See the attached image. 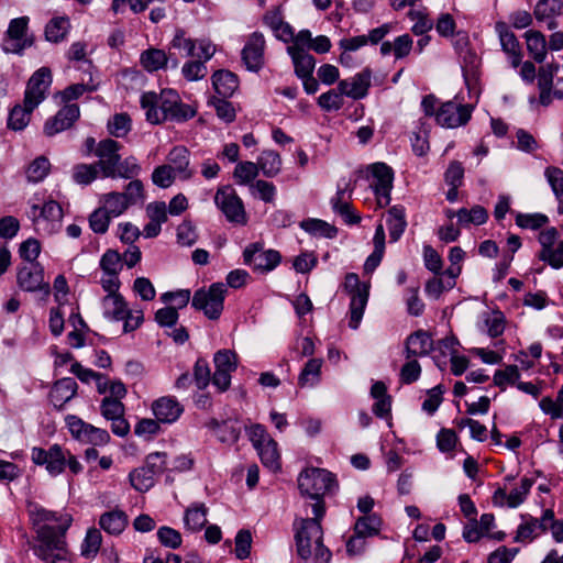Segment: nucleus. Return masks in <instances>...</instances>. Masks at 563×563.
I'll use <instances>...</instances> for the list:
<instances>
[{"label": "nucleus", "instance_id": "obj_1", "mask_svg": "<svg viewBox=\"0 0 563 563\" xmlns=\"http://www.w3.org/2000/svg\"><path fill=\"white\" fill-rule=\"evenodd\" d=\"M140 102L145 110L146 120L152 124H159L166 120L184 122L196 115V110L181 102L174 89H163L159 93L144 92Z\"/></svg>", "mask_w": 563, "mask_h": 563}, {"label": "nucleus", "instance_id": "obj_2", "mask_svg": "<svg viewBox=\"0 0 563 563\" xmlns=\"http://www.w3.org/2000/svg\"><path fill=\"white\" fill-rule=\"evenodd\" d=\"M298 487L301 495L310 500L306 507L311 508V519H322L325 514L323 496L336 487L333 474L323 468H307L298 477Z\"/></svg>", "mask_w": 563, "mask_h": 563}, {"label": "nucleus", "instance_id": "obj_3", "mask_svg": "<svg viewBox=\"0 0 563 563\" xmlns=\"http://www.w3.org/2000/svg\"><path fill=\"white\" fill-rule=\"evenodd\" d=\"M71 518L66 516L59 527L41 526L36 530L38 544L33 548L34 554L44 563H70V553L65 540V532Z\"/></svg>", "mask_w": 563, "mask_h": 563}, {"label": "nucleus", "instance_id": "obj_4", "mask_svg": "<svg viewBox=\"0 0 563 563\" xmlns=\"http://www.w3.org/2000/svg\"><path fill=\"white\" fill-rule=\"evenodd\" d=\"M321 519L300 518L294 522L298 555L307 560L314 555L319 563H329L331 552L322 543Z\"/></svg>", "mask_w": 563, "mask_h": 563}, {"label": "nucleus", "instance_id": "obj_5", "mask_svg": "<svg viewBox=\"0 0 563 563\" xmlns=\"http://www.w3.org/2000/svg\"><path fill=\"white\" fill-rule=\"evenodd\" d=\"M143 184L139 179L131 180L124 192L111 191L100 198L101 207L113 219L123 214L131 206L143 200Z\"/></svg>", "mask_w": 563, "mask_h": 563}, {"label": "nucleus", "instance_id": "obj_6", "mask_svg": "<svg viewBox=\"0 0 563 563\" xmlns=\"http://www.w3.org/2000/svg\"><path fill=\"white\" fill-rule=\"evenodd\" d=\"M30 219L37 227V230L44 231L46 234H53L59 230L63 219V209L55 200L45 201L41 205V200L36 197L30 200Z\"/></svg>", "mask_w": 563, "mask_h": 563}, {"label": "nucleus", "instance_id": "obj_7", "mask_svg": "<svg viewBox=\"0 0 563 563\" xmlns=\"http://www.w3.org/2000/svg\"><path fill=\"white\" fill-rule=\"evenodd\" d=\"M227 291L225 284L214 283L208 289L195 291L191 305L195 309L201 310L208 319L217 320L223 311Z\"/></svg>", "mask_w": 563, "mask_h": 563}, {"label": "nucleus", "instance_id": "obj_8", "mask_svg": "<svg viewBox=\"0 0 563 563\" xmlns=\"http://www.w3.org/2000/svg\"><path fill=\"white\" fill-rule=\"evenodd\" d=\"M344 289L351 296L349 327L356 330L368 301L369 285L361 284L356 274L349 273L345 276Z\"/></svg>", "mask_w": 563, "mask_h": 563}, {"label": "nucleus", "instance_id": "obj_9", "mask_svg": "<svg viewBox=\"0 0 563 563\" xmlns=\"http://www.w3.org/2000/svg\"><path fill=\"white\" fill-rule=\"evenodd\" d=\"M29 18L12 19L2 40V51L8 54L22 55L24 49L34 43L33 36L27 33Z\"/></svg>", "mask_w": 563, "mask_h": 563}, {"label": "nucleus", "instance_id": "obj_10", "mask_svg": "<svg viewBox=\"0 0 563 563\" xmlns=\"http://www.w3.org/2000/svg\"><path fill=\"white\" fill-rule=\"evenodd\" d=\"M216 206L222 211L227 220L231 223L244 225L247 222V216L242 199L235 190L230 187L219 188L214 196Z\"/></svg>", "mask_w": 563, "mask_h": 563}, {"label": "nucleus", "instance_id": "obj_11", "mask_svg": "<svg viewBox=\"0 0 563 563\" xmlns=\"http://www.w3.org/2000/svg\"><path fill=\"white\" fill-rule=\"evenodd\" d=\"M66 424L71 435L80 442L104 445L110 441V434L107 430L89 424L76 416H67Z\"/></svg>", "mask_w": 563, "mask_h": 563}, {"label": "nucleus", "instance_id": "obj_12", "mask_svg": "<svg viewBox=\"0 0 563 563\" xmlns=\"http://www.w3.org/2000/svg\"><path fill=\"white\" fill-rule=\"evenodd\" d=\"M243 258L254 272L264 274L273 271L280 263L282 256L275 250L264 251L258 243H253L244 250Z\"/></svg>", "mask_w": 563, "mask_h": 563}, {"label": "nucleus", "instance_id": "obj_13", "mask_svg": "<svg viewBox=\"0 0 563 563\" xmlns=\"http://www.w3.org/2000/svg\"><path fill=\"white\" fill-rule=\"evenodd\" d=\"M52 85V73L48 67H41L29 79L24 92V103L35 109L45 98Z\"/></svg>", "mask_w": 563, "mask_h": 563}, {"label": "nucleus", "instance_id": "obj_14", "mask_svg": "<svg viewBox=\"0 0 563 563\" xmlns=\"http://www.w3.org/2000/svg\"><path fill=\"white\" fill-rule=\"evenodd\" d=\"M31 460L36 465L45 466L52 476L59 475L66 467V453L58 444H53L47 450L37 446L32 448Z\"/></svg>", "mask_w": 563, "mask_h": 563}, {"label": "nucleus", "instance_id": "obj_15", "mask_svg": "<svg viewBox=\"0 0 563 563\" xmlns=\"http://www.w3.org/2000/svg\"><path fill=\"white\" fill-rule=\"evenodd\" d=\"M374 183L372 187L376 195L377 203L380 208L386 207L390 202V190L393 188L394 173L385 163H374L368 167Z\"/></svg>", "mask_w": 563, "mask_h": 563}, {"label": "nucleus", "instance_id": "obj_16", "mask_svg": "<svg viewBox=\"0 0 563 563\" xmlns=\"http://www.w3.org/2000/svg\"><path fill=\"white\" fill-rule=\"evenodd\" d=\"M19 287L29 292L44 291L49 294V284L44 280V269L38 263H27L19 267L16 273Z\"/></svg>", "mask_w": 563, "mask_h": 563}, {"label": "nucleus", "instance_id": "obj_17", "mask_svg": "<svg viewBox=\"0 0 563 563\" xmlns=\"http://www.w3.org/2000/svg\"><path fill=\"white\" fill-rule=\"evenodd\" d=\"M472 115V108L467 104L448 101L437 110V122L443 128L454 129L468 122Z\"/></svg>", "mask_w": 563, "mask_h": 563}, {"label": "nucleus", "instance_id": "obj_18", "mask_svg": "<svg viewBox=\"0 0 563 563\" xmlns=\"http://www.w3.org/2000/svg\"><path fill=\"white\" fill-rule=\"evenodd\" d=\"M264 35L260 32L252 33L241 53L242 62L247 70L257 73L262 69L264 66Z\"/></svg>", "mask_w": 563, "mask_h": 563}, {"label": "nucleus", "instance_id": "obj_19", "mask_svg": "<svg viewBox=\"0 0 563 563\" xmlns=\"http://www.w3.org/2000/svg\"><path fill=\"white\" fill-rule=\"evenodd\" d=\"M553 510L545 509L540 519L530 515H521L522 522L518 526L515 536L516 542H527L536 539L540 533L548 530V521L552 520Z\"/></svg>", "mask_w": 563, "mask_h": 563}, {"label": "nucleus", "instance_id": "obj_20", "mask_svg": "<svg viewBox=\"0 0 563 563\" xmlns=\"http://www.w3.org/2000/svg\"><path fill=\"white\" fill-rule=\"evenodd\" d=\"M121 147L122 145L112 139L102 140L96 146L95 155L99 158L96 165H98L102 172L103 177L114 175L113 169L117 167L121 158L119 154Z\"/></svg>", "mask_w": 563, "mask_h": 563}, {"label": "nucleus", "instance_id": "obj_21", "mask_svg": "<svg viewBox=\"0 0 563 563\" xmlns=\"http://www.w3.org/2000/svg\"><path fill=\"white\" fill-rule=\"evenodd\" d=\"M371 81L372 71L368 68H365L351 78L340 80L338 88L344 93V96L353 100H360L368 95Z\"/></svg>", "mask_w": 563, "mask_h": 563}, {"label": "nucleus", "instance_id": "obj_22", "mask_svg": "<svg viewBox=\"0 0 563 563\" xmlns=\"http://www.w3.org/2000/svg\"><path fill=\"white\" fill-rule=\"evenodd\" d=\"M79 107L75 103L66 104L53 118L47 120L44 125V133L53 136L62 131L69 129L79 118Z\"/></svg>", "mask_w": 563, "mask_h": 563}, {"label": "nucleus", "instance_id": "obj_23", "mask_svg": "<svg viewBox=\"0 0 563 563\" xmlns=\"http://www.w3.org/2000/svg\"><path fill=\"white\" fill-rule=\"evenodd\" d=\"M140 63L143 68L150 73L170 67L176 69L179 60L172 54H166L165 51L158 48H148L140 56Z\"/></svg>", "mask_w": 563, "mask_h": 563}, {"label": "nucleus", "instance_id": "obj_24", "mask_svg": "<svg viewBox=\"0 0 563 563\" xmlns=\"http://www.w3.org/2000/svg\"><path fill=\"white\" fill-rule=\"evenodd\" d=\"M206 427L224 444L232 445L240 438L241 427L236 419L229 418L220 421L212 418L206 422Z\"/></svg>", "mask_w": 563, "mask_h": 563}, {"label": "nucleus", "instance_id": "obj_25", "mask_svg": "<svg viewBox=\"0 0 563 563\" xmlns=\"http://www.w3.org/2000/svg\"><path fill=\"white\" fill-rule=\"evenodd\" d=\"M155 418L163 423H173L181 416L184 407L173 396H164L152 404Z\"/></svg>", "mask_w": 563, "mask_h": 563}, {"label": "nucleus", "instance_id": "obj_26", "mask_svg": "<svg viewBox=\"0 0 563 563\" xmlns=\"http://www.w3.org/2000/svg\"><path fill=\"white\" fill-rule=\"evenodd\" d=\"M495 30L499 36L503 51L509 56L512 67H518L522 59L519 42L505 22H497Z\"/></svg>", "mask_w": 563, "mask_h": 563}, {"label": "nucleus", "instance_id": "obj_27", "mask_svg": "<svg viewBox=\"0 0 563 563\" xmlns=\"http://www.w3.org/2000/svg\"><path fill=\"white\" fill-rule=\"evenodd\" d=\"M352 189L349 188V184L345 187L338 188L335 196L331 199V206L335 213L341 216L345 223L355 224L361 221V217L354 212L350 202Z\"/></svg>", "mask_w": 563, "mask_h": 563}, {"label": "nucleus", "instance_id": "obj_28", "mask_svg": "<svg viewBox=\"0 0 563 563\" xmlns=\"http://www.w3.org/2000/svg\"><path fill=\"white\" fill-rule=\"evenodd\" d=\"M563 11V0H539L533 15L539 23H544L549 30L558 27L556 18Z\"/></svg>", "mask_w": 563, "mask_h": 563}, {"label": "nucleus", "instance_id": "obj_29", "mask_svg": "<svg viewBox=\"0 0 563 563\" xmlns=\"http://www.w3.org/2000/svg\"><path fill=\"white\" fill-rule=\"evenodd\" d=\"M433 350V341L428 332L418 330L411 333L405 342V356L407 360L426 356Z\"/></svg>", "mask_w": 563, "mask_h": 563}, {"label": "nucleus", "instance_id": "obj_30", "mask_svg": "<svg viewBox=\"0 0 563 563\" xmlns=\"http://www.w3.org/2000/svg\"><path fill=\"white\" fill-rule=\"evenodd\" d=\"M77 393V383L74 378L65 377L57 380L49 391L51 402L55 408H63Z\"/></svg>", "mask_w": 563, "mask_h": 563}, {"label": "nucleus", "instance_id": "obj_31", "mask_svg": "<svg viewBox=\"0 0 563 563\" xmlns=\"http://www.w3.org/2000/svg\"><path fill=\"white\" fill-rule=\"evenodd\" d=\"M189 151L185 146H175L167 155V165H172L174 172L183 180H188L194 175V170L189 168Z\"/></svg>", "mask_w": 563, "mask_h": 563}, {"label": "nucleus", "instance_id": "obj_32", "mask_svg": "<svg viewBox=\"0 0 563 563\" xmlns=\"http://www.w3.org/2000/svg\"><path fill=\"white\" fill-rule=\"evenodd\" d=\"M263 22L273 31L278 40L285 43L292 40V29L283 20L282 13L278 10L266 12L263 16Z\"/></svg>", "mask_w": 563, "mask_h": 563}, {"label": "nucleus", "instance_id": "obj_33", "mask_svg": "<svg viewBox=\"0 0 563 563\" xmlns=\"http://www.w3.org/2000/svg\"><path fill=\"white\" fill-rule=\"evenodd\" d=\"M103 316L107 319L121 321L126 317L128 303L123 296L119 294L106 295L101 300Z\"/></svg>", "mask_w": 563, "mask_h": 563}, {"label": "nucleus", "instance_id": "obj_34", "mask_svg": "<svg viewBox=\"0 0 563 563\" xmlns=\"http://www.w3.org/2000/svg\"><path fill=\"white\" fill-rule=\"evenodd\" d=\"M212 85L219 96L229 98L238 89L239 79L232 71L221 69L212 75Z\"/></svg>", "mask_w": 563, "mask_h": 563}, {"label": "nucleus", "instance_id": "obj_35", "mask_svg": "<svg viewBox=\"0 0 563 563\" xmlns=\"http://www.w3.org/2000/svg\"><path fill=\"white\" fill-rule=\"evenodd\" d=\"M373 243L374 251L364 263L365 274H372L376 269L385 253V230L382 223L376 227Z\"/></svg>", "mask_w": 563, "mask_h": 563}, {"label": "nucleus", "instance_id": "obj_36", "mask_svg": "<svg viewBox=\"0 0 563 563\" xmlns=\"http://www.w3.org/2000/svg\"><path fill=\"white\" fill-rule=\"evenodd\" d=\"M527 49L537 63H543L547 57L545 36L536 30H529L525 33Z\"/></svg>", "mask_w": 563, "mask_h": 563}, {"label": "nucleus", "instance_id": "obj_37", "mask_svg": "<svg viewBox=\"0 0 563 563\" xmlns=\"http://www.w3.org/2000/svg\"><path fill=\"white\" fill-rule=\"evenodd\" d=\"M322 364V358H310L298 376V385L302 388L318 385L321 379Z\"/></svg>", "mask_w": 563, "mask_h": 563}, {"label": "nucleus", "instance_id": "obj_38", "mask_svg": "<svg viewBox=\"0 0 563 563\" xmlns=\"http://www.w3.org/2000/svg\"><path fill=\"white\" fill-rule=\"evenodd\" d=\"M257 166L264 176L273 178L282 170V158L279 154L272 150L263 151L257 157Z\"/></svg>", "mask_w": 563, "mask_h": 563}, {"label": "nucleus", "instance_id": "obj_39", "mask_svg": "<svg viewBox=\"0 0 563 563\" xmlns=\"http://www.w3.org/2000/svg\"><path fill=\"white\" fill-rule=\"evenodd\" d=\"M387 227L391 241H398L407 227L405 208L402 206H394L388 210Z\"/></svg>", "mask_w": 563, "mask_h": 563}, {"label": "nucleus", "instance_id": "obj_40", "mask_svg": "<svg viewBox=\"0 0 563 563\" xmlns=\"http://www.w3.org/2000/svg\"><path fill=\"white\" fill-rule=\"evenodd\" d=\"M287 53L292 59L295 74L298 78L309 77V75H312L316 66V60L312 55H310L307 51H295V48L287 49Z\"/></svg>", "mask_w": 563, "mask_h": 563}, {"label": "nucleus", "instance_id": "obj_41", "mask_svg": "<svg viewBox=\"0 0 563 563\" xmlns=\"http://www.w3.org/2000/svg\"><path fill=\"white\" fill-rule=\"evenodd\" d=\"M207 512L205 504H194L185 512V527L194 532L201 530L207 523Z\"/></svg>", "mask_w": 563, "mask_h": 563}, {"label": "nucleus", "instance_id": "obj_42", "mask_svg": "<svg viewBox=\"0 0 563 563\" xmlns=\"http://www.w3.org/2000/svg\"><path fill=\"white\" fill-rule=\"evenodd\" d=\"M456 218L461 227L481 225L487 221L488 213L484 207L476 205L471 209L461 208L456 211Z\"/></svg>", "mask_w": 563, "mask_h": 563}, {"label": "nucleus", "instance_id": "obj_43", "mask_svg": "<svg viewBox=\"0 0 563 563\" xmlns=\"http://www.w3.org/2000/svg\"><path fill=\"white\" fill-rule=\"evenodd\" d=\"M70 29V22L67 16L52 19L45 26V37L48 42L58 43L63 41Z\"/></svg>", "mask_w": 563, "mask_h": 563}, {"label": "nucleus", "instance_id": "obj_44", "mask_svg": "<svg viewBox=\"0 0 563 563\" xmlns=\"http://www.w3.org/2000/svg\"><path fill=\"white\" fill-rule=\"evenodd\" d=\"M99 523L106 532L120 534L126 527L128 519L122 511H110L101 516Z\"/></svg>", "mask_w": 563, "mask_h": 563}, {"label": "nucleus", "instance_id": "obj_45", "mask_svg": "<svg viewBox=\"0 0 563 563\" xmlns=\"http://www.w3.org/2000/svg\"><path fill=\"white\" fill-rule=\"evenodd\" d=\"M301 229L306 232L317 235L323 236L328 239H333L336 236L338 229L325 221L320 219H307L300 223Z\"/></svg>", "mask_w": 563, "mask_h": 563}, {"label": "nucleus", "instance_id": "obj_46", "mask_svg": "<svg viewBox=\"0 0 563 563\" xmlns=\"http://www.w3.org/2000/svg\"><path fill=\"white\" fill-rule=\"evenodd\" d=\"M256 451L262 463L266 467L271 468L272 471L279 470V453L277 449V442L275 440L272 439L271 441L257 446Z\"/></svg>", "mask_w": 563, "mask_h": 563}, {"label": "nucleus", "instance_id": "obj_47", "mask_svg": "<svg viewBox=\"0 0 563 563\" xmlns=\"http://www.w3.org/2000/svg\"><path fill=\"white\" fill-rule=\"evenodd\" d=\"M260 173L257 163L240 162L236 164L233 177L239 185H252Z\"/></svg>", "mask_w": 563, "mask_h": 563}, {"label": "nucleus", "instance_id": "obj_48", "mask_svg": "<svg viewBox=\"0 0 563 563\" xmlns=\"http://www.w3.org/2000/svg\"><path fill=\"white\" fill-rule=\"evenodd\" d=\"M33 110L24 102L23 106L16 104L9 114L8 126L14 131L23 130L29 124Z\"/></svg>", "mask_w": 563, "mask_h": 563}, {"label": "nucleus", "instance_id": "obj_49", "mask_svg": "<svg viewBox=\"0 0 563 563\" xmlns=\"http://www.w3.org/2000/svg\"><path fill=\"white\" fill-rule=\"evenodd\" d=\"M147 468L140 467L129 475L131 485L139 492H147L154 486L155 476Z\"/></svg>", "mask_w": 563, "mask_h": 563}, {"label": "nucleus", "instance_id": "obj_50", "mask_svg": "<svg viewBox=\"0 0 563 563\" xmlns=\"http://www.w3.org/2000/svg\"><path fill=\"white\" fill-rule=\"evenodd\" d=\"M343 96L339 88L331 89L318 97V104L324 111H338L344 104Z\"/></svg>", "mask_w": 563, "mask_h": 563}, {"label": "nucleus", "instance_id": "obj_51", "mask_svg": "<svg viewBox=\"0 0 563 563\" xmlns=\"http://www.w3.org/2000/svg\"><path fill=\"white\" fill-rule=\"evenodd\" d=\"M141 172V166L139 165L135 157L130 156L124 161H119L117 167L113 169V176H109V178H124L130 179L134 176H137Z\"/></svg>", "mask_w": 563, "mask_h": 563}, {"label": "nucleus", "instance_id": "obj_52", "mask_svg": "<svg viewBox=\"0 0 563 563\" xmlns=\"http://www.w3.org/2000/svg\"><path fill=\"white\" fill-rule=\"evenodd\" d=\"M51 164L44 156L35 158L26 169V178L31 183L42 181L48 174Z\"/></svg>", "mask_w": 563, "mask_h": 563}, {"label": "nucleus", "instance_id": "obj_53", "mask_svg": "<svg viewBox=\"0 0 563 563\" xmlns=\"http://www.w3.org/2000/svg\"><path fill=\"white\" fill-rule=\"evenodd\" d=\"M102 537L98 529H89L81 544V555L92 559L99 552Z\"/></svg>", "mask_w": 563, "mask_h": 563}, {"label": "nucleus", "instance_id": "obj_54", "mask_svg": "<svg viewBox=\"0 0 563 563\" xmlns=\"http://www.w3.org/2000/svg\"><path fill=\"white\" fill-rule=\"evenodd\" d=\"M380 519L375 515L361 517L354 526L355 533L365 538L373 537L378 533L380 528Z\"/></svg>", "mask_w": 563, "mask_h": 563}, {"label": "nucleus", "instance_id": "obj_55", "mask_svg": "<svg viewBox=\"0 0 563 563\" xmlns=\"http://www.w3.org/2000/svg\"><path fill=\"white\" fill-rule=\"evenodd\" d=\"M99 265L103 273L119 275L123 267L122 256L118 251L109 249L102 254Z\"/></svg>", "mask_w": 563, "mask_h": 563}, {"label": "nucleus", "instance_id": "obj_56", "mask_svg": "<svg viewBox=\"0 0 563 563\" xmlns=\"http://www.w3.org/2000/svg\"><path fill=\"white\" fill-rule=\"evenodd\" d=\"M99 170L96 164H79L74 167L73 178L77 184L88 185L98 177Z\"/></svg>", "mask_w": 563, "mask_h": 563}, {"label": "nucleus", "instance_id": "obj_57", "mask_svg": "<svg viewBox=\"0 0 563 563\" xmlns=\"http://www.w3.org/2000/svg\"><path fill=\"white\" fill-rule=\"evenodd\" d=\"M111 217L100 206L89 216V227L97 234H104L110 225Z\"/></svg>", "mask_w": 563, "mask_h": 563}, {"label": "nucleus", "instance_id": "obj_58", "mask_svg": "<svg viewBox=\"0 0 563 563\" xmlns=\"http://www.w3.org/2000/svg\"><path fill=\"white\" fill-rule=\"evenodd\" d=\"M177 174L172 168V165H161L157 166L152 174V181L161 187V188H168L173 185V183L176 179Z\"/></svg>", "mask_w": 563, "mask_h": 563}, {"label": "nucleus", "instance_id": "obj_59", "mask_svg": "<svg viewBox=\"0 0 563 563\" xmlns=\"http://www.w3.org/2000/svg\"><path fill=\"white\" fill-rule=\"evenodd\" d=\"M29 515L32 523L36 527V530L41 526H49V522L57 521V515L55 512L46 510L38 505H31L29 508Z\"/></svg>", "mask_w": 563, "mask_h": 563}, {"label": "nucleus", "instance_id": "obj_60", "mask_svg": "<svg viewBox=\"0 0 563 563\" xmlns=\"http://www.w3.org/2000/svg\"><path fill=\"white\" fill-rule=\"evenodd\" d=\"M216 369L232 373L236 369V354L231 350H220L213 357Z\"/></svg>", "mask_w": 563, "mask_h": 563}, {"label": "nucleus", "instance_id": "obj_61", "mask_svg": "<svg viewBox=\"0 0 563 563\" xmlns=\"http://www.w3.org/2000/svg\"><path fill=\"white\" fill-rule=\"evenodd\" d=\"M408 16L415 24L411 31L415 35H423L433 27V21L430 20L421 10H410Z\"/></svg>", "mask_w": 563, "mask_h": 563}, {"label": "nucleus", "instance_id": "obj_62", "mask_svg": "<svg viewBox=\"0 0 563 563\" xmlns=\"http://www.w3.org/2000/svg\"><path fill=\"white\" fill-rule=\"evenodd\" d=\"M549 221L542 213H518L516 224L522 229L538 230Z\"/></svg>", "mask_w": 563, "mask_h": 563}, {"label": "nucleus", "instance_id": "obj_63", "mask_svg": "<svg viewBox=\"0 0 563 563\" xmlns=\"http://www.w3.org/2000/svg\"><path fill=\"white\" fill-rule=\"evenodd\" d=\"M519 378L520 372L518 366L508 365L505 369L496 371L494 375V383L504 390L507 384H516Z\"/></svg>", "mask_w": 563, "mask_h": 563}, {"label": "nucleus", "instance_id": "obj_64", "mask_svg": "<svg viewBox=\"0 0 563 563\" xmlns=\"http://www.w3.org/2000/svg\"><path fill=\"white\" fill-rule=\"evenodd\" d=\"M539 256L555 269L563 267V241L555 247L551 246L550 249L541 250Z\"/></svg>", "mask_w": 563, "mask_h": 563}]
</instances>
